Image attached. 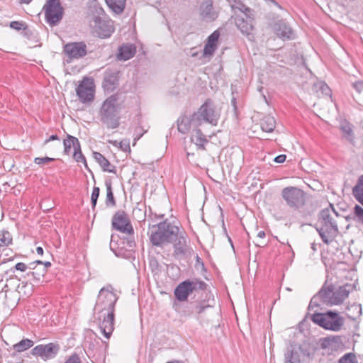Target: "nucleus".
Here are the masks:
<instances>
[{
	"mask_svg": "<svg viewBox=\"0 0 363 363\" xmlns=\"http://www.w3.org/2000/svg\"><path fill=\"white\" fill-rule=\"evenodd\" d=\"M354 289L355 285L352 284L347 283L335 287L333 284H328L325 281L318 293L311 299L308 310L318 307L321 304L327 306L341 305Z\"/></svg>",
	"mask_w": 363,
	"mask_h": 363,
	"instance_id": "f257e3e1",
	"label": "nucleus"
},
{
	"mask_svg": "<svg viewBox=\"0 0 363 363\" xmlns=\"http://www.w3.org/2000/svg\"><path fill=\"white\" fill-rule=\"evenodd\" d=\"M179 225L170 222L167 218L157 224H149V240L152 246L162 247L169 244L175 235Z\"/></svg>",
	"mask_w": 363,
	"mask_h": 363,
	"instance_id": "f03ea898",
	"label": "nucleus"
},
{
	"mask_svg": "<svg viewBox=\"0 0 363 363\" xmlns=\"http://www.w3.org/2000/svg\"><path fill=\"white\" fill-rule=\"evenodd\" d=\"M92 15L90 27L92 33L101 39L108 38L115 31L113 21L107 18L104 9L99 5L89 9Z\"/></svg>",
	"mask_w": 363,
	"mask_h": 363,
	"instance_id": "7ed1b4c3",
	"label": "nucleus"
},
{
	"mask_svg": "<svg viewBox=\"0 0 363 363\" xmlns=\"http://www.w3.org/2000/svg\"><path fill=\"white\" fill-rule=\"evenodd\" d=\"M309 315L313 323L327 330L338 332L342 330L345 325V318L339 312L332 310L325 312H316L312 315L307 313L305 318L300 324H303Z\"/></svg>",
	"mask_w": 363,
	"mask_h": 363,
	"instance_id": "20e7f679",
	"label": "nucleus"
},
{
	"mask_svg": "<svg viewBox=\"0 0 363 363\" xmlns=\"http://www.w3.org/2000/svg\"><path fill=\"white\" fill-rule=\"evenodd\" d=\"M315 229L322 241L330 244L337 237L339 230L337 222L330 214L329 208H325L318 213V224Z\"/></svg>",
	"mask_w": 363,
	"mask_h": 363,
	"instance_id": "39448f33",
	"label": "nucleus"
},
{
	"mask_svg": "<svg viewBox=\"0 0 363 363\" xmlns=\"http://www.w3.org/2000/svg\"><path fill=\"white\" fill-rule=\"evenodd\" d=\"M119 111L118 96L117 94H112L103 102L100 108L99 115L101 122L105 124L107 128H118L120 125Z\"/></svg>",
	"mask_w": 363,
	"mask_h": 363,
	"instance_id": "423d86ee",
	"label": "nucleus"
},
{
	"mask_svg": "<svg viewBox=\"0 0 363 363\" xmlns=\"http://www.w3.org/2000/svg\"><path fill=\"white\" fill-rule=\"evenodd\" d=\"M135 246L134 235L120 236L116 234H112L111 235L109 247L118 257L130 258Z\"/></svg>",
	"mask_w": 363,
	"mask_h": 363,
	"instance_id": "0eeeda50",
	"label": "nucleus"
},
{
	"mask_svg": "<svg viewBox=\"0 0 363 363\" xmlns=\"http://www.w3.org/2000/svg\"><path fill=\"white\" fill-rule=\"evenodd\" d=\"M111 285L100 289L94 311L99 314L115 313V306L118 296L112 291Z\"/></svg>",
	"mask_w": 363,
	"mask_h": 363,
	"instance_id": "6e6552de",
	"label": "nucleus"
},
{
	"mask_svg": "<svg viewBox=\"0 0 363 363\" xmlns=\"http://www.w3.org/2000/svg\"><path fill=\"white\" fill-rule=\"evenodd\" d=\"M194 113L193 121L201 126L206 123L216 126L218 124L220 113L216 111V105L211 99H207Z\"/></svg>",
	"mask_w": 363,
	"mask_h": 363,
	"instance_id": "1a4fd4ad",
	"label": "nucleus"
},
{
	"mask_svg": "<svg viewBox=\"0 0 363 363\" xmlns=\"http://www.w3.org/2000/svg\"><path fill=\"white\" fill-rule=\"evenodd\" d=\"M207 286L206 283L197 278L186 279L177 286L174 291V295L178 301L185 302L194 291L206 290Z\"/></svg>",
	"mask_w": 363,
	"mask_h": 363,
	"instance_id": "9d476101",
	"label": "nucleus"
},
{
	"mask_svg": "<svg viewBox=\"0 0 363 363\" xmlns=\"http://www.w3.org/2000/svg\"><path fill=\"white\" fill-rule=\"evenodd\" d=\"M189 242L187 233L182 227L179 226L170 242L172 244L173 257L175 259H184L191 255L193 250Z\"/></svg>",
	"mask_w": 363,
	"mask_h": 363,
	"instance_id": "9b49d317",
	"label": "nucleus"
},
{
	"mask_svg": "<svg viewBox=\"0 0 363 363\" xmlns=\"http://www.w3.org/2000/svg\"><path fill=\"white\" fill-rule=\"evenodd\" d=\"M212 307L213 305L210 303V299L203 298L195 301H187L177 306L175 310L182 317H189L196 315L199 319L206 311Z\"/></svg>",
	"mask_w": 363,
	"mask_h": 363,
	"instance_id": "f8f14e48",
	"label": "nucleus"
},
{
	"mask_svg": "<svg viewBox=\"0 0 363 363\" xmlns=\"http://www.w3.org/2000/svg\"><path fill=\"white\" fill-rule=\"evenodd\" d=\"M281 195L287 206L296 210L304 205L306 194L301 189L295 186H286L281 190Z\"/></svg>",
	"mask_w": 363,
	"mask_h": 363,
	"instance_id": "ddd939ff",
	"label": "nucleus"
},
{
	"mask_svg": "<svg viewBox=\"0 0 363 363\" xmlns=\"http://www.w3.org/2000/svg\"><path fill=\"white\" fill-rule=\"evenodd\" d=\"M43 10L45 12L46 22L50 26L57 25L63 18L64 9L60 0H46Z\"/></svg>",
	"mask_w": 363,
	"mask_h": 363,
	"instance_id": "4468645a",
	"label": "nucleus"
},
{
	"mask_svg": "<svg viewBox=\"0 0 363 363\" xmlns=\"http://www.w3.org/2000/svg\"><path fill=\"white\" fill-rule=\"evenodd\" d=\"M269 27L282 40H290L295 38L293 29L285 19L279 17L274 18L269 23Z\"/></svg>",
	"mask_w": 363,
	"mask_h": 363,
	"instance_id": "2eb2a0df",
	"label": "nucleus"
},
{
	"mask_svg": "<svg viewBox=\"0 0 363 363\" xmlns=\"http://www.w3.org/2000/svg\"><path fill=\"white\" fill-rule=\"evenodd\" d=\"M111 228L125 235H134V228L128 213L122 210L117 211L111 219Z\"/></svg>",
	"mask_w": 363,
	"mask_h": 363,
	"instance_id": "dca6fc26",
	"label": "nucleus"
},
{
	"mask_svg": "<svg viewBox=\"0 0 363 363\" xmlns=\"http://www.w3.org/2000/svg\"><path fill=\"white\" fill-rule=\"evenodd\" d=\"M64 145V153L66 155H69L71 151L72 147L74 148L73 157L77 162H83L85 168L89 171L92 175L93 173L91 169L89 168L86 158L84 155L82 154L81 150V145L77 138L72 136L71 135L67 134V138L63 140Z\"/></svg>",
	"mask_w": 363,
	"mask_h": 363,
	"instance_id": "f3484780",
	"label": "nucleus"
},
{
	"mask_svg": "<svg viewBox=\"0 0 363 363\" xmlns=\"http://www.w3.org/2000/svg\"><path fill=\"white\" fill-rule=\"evenodd\" d=\"M60 350V346L58 342H53L36 345L31 350V354L44 361H47L56 357Z\"/></svg>",
	"mask_w": 363,
	"mask_h": 363,
	"instance_id": "a211bd4d",
	"label": "nucleus"
},
{
	"mask_svg": "<svg viewBox=\"0 0 363 363\" xmlns=\"http://www.w3.org/2000/svg\"><path fill=\"white\" fill-rule=\"evenodd\" d=\"M94 92L93 80L88 77H84L76 89L77 96L84 104L94 101Z\"/></svg>",
	"mask_w": 363,
	"mask_h": 363,
	"instance_id": "6ab92c4d",
	"label": "nucleus"
},
{
	"mask_svg": "<svg viewBox=\"0 0 363 363\" xmlns=\"http://www.w3.org/2000/svg\"><path fill=\"white\" fill-rule=\"evenodd\" d=\"M120 71L117 69L107 68L104 72L102 87L105 92L111 93L119 86Z\"/></svg>",
	"mask_w": 363,
	"mask_h": 363,
	"instance_id": "aec40b11",
	"label": "nucleus"
},
{
	"mask_svg": "<svg viewBox=\"0 0 363 363\" xmlns=\"http://www.w3.org/2000/svg\"><path fill=\"white\" fill-rule=\"evenodd\" d=\"M63 51L71 60L82 58L87 54L86 45L82 41L67 43Z\"/></svg>",
	"mask_w": 363,
	"mask_h": 363,
	"instance_id": "412c9836",
	"label": "nucleus"
},
{
	"mask_svg": "<svg viewBox=\"0 0 363 363\" xmlns=\"http://www.w3.org/2000/svg\"><path fill=\"white\" fill-rule=\"evenodd\" d=\"M199 13L206 22H213L218 16V11L213 6V0H203L199 6Z\"/></svg>",
	"mask_w": 363,
	"mask_h": 363,
	"instance_id": "4be33fe9",
	"label": "nucleus"
},
{
	"mask_svg": "<svg viewBox=\"0 0 363 363\" xmlns=\"http://www.w3.org/2000/svg\"><path fill=\"white\" fill-rule=\"evenodd\" d=\"M103 317V320L100 323L99 327L101 333L105 337L109 339L114 330L115 313H104L99 314V319Z\"/></svg>",
	"mask_w": 363,
	"mask_h": 363,
	"instance_id": "5701e85b",
	"label": "nucleus"
},
{
	"mask_svg": "<svg viewBox=\"0 0 363 363\" xmlns=\"http://www.w3.org/2000/svg\"><path fill=\"white\" fill-rule=\"evenodd\" d=\"M194 118V113L189 116L186 114L181 115L177 121L178 131L182 134H186L189 133L191 127L199 128V125L193 121Z\"/></svg>",
	"mask_w": 363,
	"mask_h": 363,
	"instance_id": "b1692460",
	"label": "nucleus"
},
{
	"mask_svg": "<svg viewBox=\"0 0 363 363\" xmlns=\"http://www.w3.org/2000/svg\"><path fill=\"white\" fill-rule=\"evenodd\" d=\"M246 20L240 16H237L235 19V25L245 35H250L253 30L254 13L252 17H246Z\"/></svg>",
	"mask_w": 363,
	"mask_h": 363,
	"instance_id": "393cba45",
	"label": "nucleus"
},
{
	"mask_svg": "<svg viewBox=\"0 0 363 363\" xmlns=\"http://www.w3.org/2000/svg\"><path fill=\"white\" fill-rule=\"evenodd\" d=\"M220 36L218 30L213 32L207 39V42L203 48V56H211L215 52L217 48V43Z\"/></svg>",
	"mask_w": 363,
	"mask_h": 363,
	"instance_id": "a878e982",
	"label": "nucleus"
},
{
	"mask_svg": "<svg viewBox=\"0 0 363 363\" xmlns=\"http://www.w3.org/2000/svg\"><path fill=\"white\" fill-rule=\"evenodd\" d=\"M136 52V48L133 44H123L118 48L116 58L118 60L126 61L132 58Z\"/></svg>",
	"mask_w": 363,
	"mask_h": 363,
	"instance_id": "bb28decb",
	"label": "nucleus"
},
{
	"mask_svg": "<svg viewBox=\"0 0 363 363\" xmlns=\"http://www.w3.org/2000/svg\"><path fill=\"white\" fill-rule=\"evenodd\" d=\"M93 157L99 163L104 172L116 174V168L100 152H93Z\"/></svg>",
	"mask_w": 363,
	"mask_h": 363,
	"instance_id": "cd10ccee",
	"label": "nucleus"
},
{
	"mask_svg": "<svg viewBox=\"0 0 363 363\" xmlns=\"http://www.w3.org/2000/svg\"><path fill=\"white\" fill-rule=\"evenodd\" d=\"M191 140L198 147V149L202 150H206L205 144L208 143V140L199 128H196L194 130Z\"/></svg>",
	"mask_w": 363,
	"mask_h": 363,
	"instance_id": "c85d7f7f",
	"label": "nucleus"
},
{
	"mask_svg": "<svg viewBox=\"0 0 363 363\" xmlns=\"http://www.w3.org/2000/svg\"><path fill=\"white\" fill-rule=\"evenodd\" d=\"M231 9L235 13L237 11L242 13L245 17H252V13H255L254 10L245 5L241 0H236L231 4Z\"/></svg>",
	"mask_w": 363,
	"mask_h": 363,
	"instance_id": "c756f323",
	"label": "nucleus"
},
{
	"mask_svg": "<svg viewBox=\"0 0 363 363\" xmlns=\"http://www.w3.org/2000/svg\"><path fill=\"white\" fill-rule=\"evenodd\" d=\"M109 9L116 14H121L123 12L126 0H105Z\"/></svg>",
	"mask_w": 363,
	"mask_h": 363,
	"instance_id": "7c9ffc66",
	"label": "nucleus"
},
{
	"mask_svg": "<svg viewBox=\"0 0 363 363\" xmlns=\"http://www.w3.org/2000/svg\"><path fill=\"white\" fill-rule=\"evenodd\" d=\"M260 126L263 131L272 133L276 127L275 118L270 115L264 116L260 121Z\"/></svg>",
	"mask_w": 363,
	"mask_h": 363,
	"instance_id": "2f4dec72",
	"label": "nucleus"
},
{
	"mask_svg": "<svg viewBox=\"0 0 363 363\" xmlns=\"http://www.w3.org/2000/svg\"><path fill=\"white\" fill-rule=\"evenodd\" d=\"M318 206L317 204L313 203L306 202L304 200V205L300 209H297L301 213V216L304 218H311L313 216Z\"/></svg>",
	"mask_w": 363,
	"mask_h": 363,
	"instance_id": "473e14b6",
	"label": "nucleus"
},
{
	"mask_svg": "<svg viewBox=\"0 0 363 363\" xmlns=\"http://www.w3.org/2000/svg\"><path fill=\"white\" fill-rule=\"evenodd\" d=\"M350 219L353 220L363 226V208L356 204L354 207L352 215H350L346 217L347 220H349Z\"/></svg>",
	"mask_w": 363,
	"mask_h": 363,
	"instance_id": "72a5a7b5",
	"label": "nucleus"
},
{
	"mask_svg": "<svg viewBox=\"0 0 363 363\" xmlns=\"http://www.w3.org/2000/svg\"><path fill=\"white\" fill-rule=\"evenodd\" d=\"M105 186L106 187V204L107 206H116V200L112 190L111 179H107L105 180Z\"/></svg>",
	"mask_w": 363,
	"mask_h": 363,
	"instance_id": "f704fd0d",
	"label": "nucleus"
},
{
	"mask_svg": "<svg viewBox=\"0 0 363 363\" xmlns=\"http://www.w3.org/2000/svg\"><path fill=\"white\" fill-rule=\"evenodd\" d=\"M34 345V342L30 339H23L20 342L13 345V349L16 352H22L30 348Z\"/></svg>",
	"mask_w": 363,
	"mask_h": 363,
	"instance_id": "c9c22d12",
	"label": "nucleus"
},
{
	"mask_svg": "<svg viewBox=\"0 0 363 363\" xmlns=\"http://www.w3.org/2000/svg\"><path fill=\"white\" fill-rule=\"evenodd\" d=\"M284 363H301L299 352L294 349L287 350L284 353Z\"/></svg>",
	"mask_w": 363,
	"mask_h": 363,
	"instance_id": "e433bc0d",
	"label": "nucleus"
},
{
	"mask_svg": "<svg viewBox=\"0 0 363 363\" xmlns=\"http://www.w3.org/2000/svg\"><path fill=\"white\" fill-rule=\"evenodd\" d=\"M352 195L356 200L359 196H363V174L359 177L356 185L352 188Z\"/></svg>",
	"mask_w": 363,
	"mask_h": 363,
	"instance_id": "4c0bfd02",
	"label": "nucleus"
},
{
	"mask_svg": "<svg viewBox=\"0 0 363 363\" xmlns=\"http://www.w3.org/2000/svg\"><path fill=\"white\" fill-rule=\"evenodd\" d=\"M341 342V337L339 335L328 336L322 340L320 347L322 349H326L330 346L333 342Z\"/></svg>",
	"mask_w": 363,
	"mask_h": 363,
	"instance_id": "58836bf2",
	"label": "nucleus"
},
{
	"mask_svg": "<svg viewBox=\"0 0 363 363\" xmlns=\"http://www.w3.org/2000/svg\"><path fill=\"white\" fill-rule=\"evenodd\" d=\"M317 91H320L323 96H331L332 91L325 82H319L315 84Z\"/></svg>",
	"mask_w": 363,
	"mask_h": 363,
	"instance_id": "ea45409f",
	"label": "nucleus"
},
{
	"mask_svg": "<svg viewBox=\"0 0 363 363\" xmlns=\"http://www.w3.org/2000/svg\"><path fill=\"white\" fill-rule=\"evenodd\" d=\"M12 243V236L7 230L0 231V247L8 246Z\"/></svg>",
	"mask_w": 363,
	"mask_h": 363,
	"instance_id": "a19ab883",
	"label": "nucleus"
},
{
	"mask_svg": "<svg viewBox=\"0 0 363 363\" xmlns=\"http://www.w3.org/2000/svg\"><path fill=\"white\" fill-rule=\"evenodd\" d=\"M338 363H358L354 353L348 352L338 359Z\"/></svg>",
	"mask_w": 363,
	"mask_h": 363,
	"instance_id": "79ce46f5",
	"label": "nucleus"
},
{
	"mask_svg": "<svg viewBox=\"0 0 363 363\" xmlns=\"http://www.w3.org/2000/svg\"><path fill=\"white\" fill-rule=\"evenodd\" d=\"M47 270L45 268H43L41 269H37L35 272H30L27 274V276H32L33 279L35 281H40L41 277H44L46 274Z\"/></svg>",
	"mask_w": 363,
	"mask_h": 363,
	"instance_id": "37998d69",
	"label": "nucleus"
},
{
	"mask_svg": "<svg viewBox=\"0 0 363 363\" xmlns=\"http://www.w3.org/2000/svg\"><path fill=\"white\" fill-rule=\"evenodd\" d=\"M100 194V189L98 186H94L93 191L91 195V203L92 208L94 209L97 203V200L99 199Z\"/></svg>",
	"mask_w": 363,
	"mask_h": 363,
	"instance_id": "c03bdc74",
	"label": "nucleus"
},
{
	"mask_svg": "<svg viewBox=\"0 0 363 363\" xmlns=\"http://www.w3.org/2000/svg\"><path fill=\"white\" fill-rule=\"evenodd\" d=\"M118 144V147L123 152H130V143L128 140H123L120 143H118L116 140L113 142V145L115 146H117Z\"/></svg>",
	"mask_w": 363,
	"mask_h": 363,
	"instance_id": "a18cd8bd",
	"label": "nucleus"
},
{
	"mask_svg": "<svg viewBox=\"0 0 363 363\" xmlns=\"http://www.w3.org/2000/svg\"><path fill=\"white\" fill-rule=\"evenodd\" d=\"M26 24L27 23L24 21H14L10 23L9 26L11 28L19 31L21 30H23Z\"/></svg>",
	"mask_w": 363,
	"mask_h": 363,
	"instance_id": "49530a36",
	"label": "nucleus"
},
{
	"mask_svg": "<svg viewBox=\"0 0 363 363\" xmlns=\"http://www.w3.org/2000/svg\"><path fill=\"white\" fill-rule=\"evenodd\" d=\"M27 269L28 266L26 264L23 262H18L15 265L14 268H11L10 269L7 270L6 274L14 273L15 269L21 272H25Z\"/></svg>",
	"mask_w": 363,
	"mask_h": 363,
	"instance_id": "de8ad7c7",
	"label": "nucleus"
},
{
	"mask_svg": "<svg viewBox=\"0 0 363 363\" xmlns=\"http://www.w3.org/2000/svg\"><path fill=\"white\" fill-rule=\"evenodd\" d=\"M21 34L24 38H26L28 40H31L35 38L34 32L28 28L27 24L22 30Z\"/></svg>",
	"mask_w": 363,
	"mask_h": 363,
	"instance_id": "09e8293b",
	"label": "nucleus"
},
{
	"mask_svg": "<svg viewBox=\"0 0 363 363\" xmlns=\"http://www.w3.org/2000/svg\"><path fill=\"white\" fill-rule=\"evenodd\" d=\"M340 129L344 133L350 137L348 138L347 140L352 142L353 140V131L350 127V125L347 124L346 125H342L341 126Z\"/></svg>",
	"mask_w": 363,
	"mask_h": 363,
	"instance_id": "8fccbe9b",
	"label": "nucleus"
},
{
	"mask_svg": "<svg viewBox=\"0 0 363 363\" xmlns=\"http://www.w3.org/2000/svg\"><path fill=\"white\" fill-rule=\"evenodd\" d=\"M55 159L49 157H36L34 160V162L37 164H44L50 162L54 161Z\"/></svg>",
	"mask_w": 363,
	"mask_h": 363,
	"instance_id": "3c124183",
	"label": "nucleus"
},
{
	"mask_svg": "<svg viewBox=\"0 0 363 363\" xmlns=\"http://www.w3.org/2000/svg\"><path fill=\"white\" fill-rule=\"evenodd\" d=\"M65 363H81V359L77 354L74 353L65 361Z\"/></svg>",
	"mask_w": 363,
	"mask_h": 363,
	"instance_id": "603ef678",
	"label": "nucleus"
},
{
	"mask_svg": "<svg viewBox=\"0 0 363 363\" xmlns=\"http://www.w3.org/2000/svg\"><path fill=\"white\" fill-rule=\"evenodd\" d=\"M230 104H231V106H233L235 116L236 117H238V106H237V99H236V98L234 96L231 99Z\"/></svg>",
	"mask_w": 363,
	"mask_h": 363,
	"instance_id": "864d4df0",
	"label": "nucleus"
},
{
	"mask_svg": "<svg viewBox=\"0 0 363 363\" xmlns=\"http://www.w3.org/2000/svg\"><path fill=\"white\" fill-rule=\"evenodd\" d=\"M353 88L359 93L363 90V81H357L352 84Z\"/></svg>",
	"mask_w": 363,
	"mask_h": 363,
	"instance_id": "5fc2aeb1",
	"label": "nucleus"
},
{
	"mask_svg": "<svg viewBox=\"0 0 363 363\" xmlns=\"http://www.w3.org/2000/svg\"><path fill=\"white\" fill-rule=\"evenodd\" d=\"M286 159V155H279L277 157H274V161L277 163H283L285 162Z\"/></svg>",
	"mask_w": 363,
	"mask_h": 363,
	"instance_id": "6e6d98bb",
	"label": "nucleus"
},
{
	"mask_svg": "<svg viewBox=\"0 0 363 363\" xmlns=\"http://www.w3.org/2000/svg\"><path fill=\"white\" fill-rule=\"evenodd\" d=\"M351 308L357 311V316H359L362 314V308L360 305H352L351 306ZM350 310V308H349Z\"/></svg>",
	"mask_w": 363,
	"mask_h": 363,
	"instance_id": "4d7b16f0",
	"label": "nucleus"
},
{
	"mask_svg": "<svg viewBox=\"0 0 363 363\" xmlns=\"http://www.w3.org/2000/svg\"><path fill=\"white\" fill-rule=\"evenodd\" d=\"M60 140V138H59V137H58V135H50V138H48L47 140H45L44 141V145L48 144V143L49 142H50V141H53V140Z\"/></svg>",
	"mask_w": 363,
	"mask_h": 363,
	"instance_id": "13d9d810",
	"label": "nucleus"
},
{
	"mask_svg": "<svg viewBox=\"0 0 363 363\" xmlns=\"http://www.w3.org/2000/svg\"><path fill=\"white\" fill-rule=\"evenodd\" d=\"M197 265H201L203 269L204 268L203 262L198 255L196 256V266Z\"/></svg>",
	"mask_w": 363,
	"mask_h": 363,
	"instance_id": "bf43d9fd",
	"label": "nucleus"
},
{
	"mask_svg": "<svg viewBox=\"0 0 363 363\" xmlns=\"http://www.w3.org/2000/svg\"><path fill=\"white\" fill-rule=\"evenodd\" d=\"M28 286V283L27 281H22L21 284L18 286V289H19V292L23 291V288H27Z\"/></svg>",
	"mask_w": 363,
	"mask_h": 363,
	"instance_id": "052dcab7",
	"label": "nucleus"
},
{
	"mask_svg": "<svg viewBox=\"0 0 363 363\" xmlns=\"http://www.w3.org/2000/svg\"><path fill=\"white\" fill-rule=\"evenodd\" d=\"M328 208L330 210L331 209V211L335 214L336 216H339L338 213L335 211V209L332 203H329Z\"/></svg>",
	"mask_w": 363,
	"mask_h": 363,
	"instance_id": "680f3d73",
	"label": "nucleus"
},
{
	"mask_svg": "<svg viewBox=\"0 0 363 363\" xmlns=\"http://www.w3.org/2000/svg\"><path fill=\"white\" fill-rule=\"evenodd\" d=\"M265 232L263 231V230H260L258 233H257V237L259 238H265Z\"/></svg>",
	"mask_w": 363,
	"mask_h": 363,
	"instance_id": "e2e57ef3",
	"label": "nucleus"
},
{
	"mask_svg": "<svg viewBox=\"0 0 363 363\" xmlns=\"http://www.w3.org/2000/svg\"><path fill=\"white\" fill-rule=\"evenodd\" d=\"M36 252L40 255H43V249L42 247H38L36 248Z\"/></svg>",
	"mask_w": 363,
	"mask_h": 363,
	"instance_id": "0e129e2a",
	"label": "nucleus"
},
{
	"mask_svg": "<svg viewBox=\"0 0 363 363\" xmlns=\"http://www.w3.org/2000/svg\"><path fill=\"white\" fill-rule=\"evenodd\" d=\"M42 265H44L43 268H45V269L47 270V269L51 266V262H43Z\"/></svg>",
	"mask_w": 363,
	"mask_h": 363,
	"instance_id": "69168bd1",
	"label": "nucleus"
},
{
	"mask_svg": "<svg viewBox=\"0 0 363 363\" xmlns=\"http://www.w3.org/2000/svg\"><path fill=\"white\" fill-rule=\"evenodd\" d=\"M28 268H29L30 269H36V265L34 264V262H30L28 266Z\"/></svg>",
	"mask_w": 363,
	"mask_h": 363,
	"instance_id": "338daca9",
	"label": "nucleus"
},
{
	"mask_svg": "<svg viewBox=\"0 0 363 363\" xmlns=\"http://www.w3.org/2000/svg\"><path fill=\"white\" fill-rule=\"evenodd\" d=\"M167 363H184L182 360L174 359L172 361H169Z\"/></svg>",
	"mask_w": 363,
	"mask_h": 363,
	"instance_id": "774afa93",
	"label": "nucleus"
}]
</instances>
